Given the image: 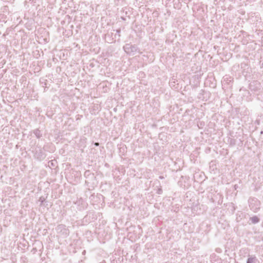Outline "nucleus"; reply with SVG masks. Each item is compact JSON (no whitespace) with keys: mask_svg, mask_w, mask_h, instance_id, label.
Listing matches in <instances>:
<instances>
[{"mask_svg":"<svg viewBox=\"0 0 263 263\" xmlns=\"http://www.w3.org/2000/svg\"><path fill=\"white\" fill-rule=\"evenodd\" d=\"M124 50L128 54H135L138 50V48L136 45H133L130 44H126L124 47Z\"/></svg>","mask_w":263,"mask_h":263,"instance_id":"1","label":"nucleus"},{"mask_svg":"<svg viewBox=\"0 0 263 263\" xmlns=\"http://www.w3.org/2000/svg\"><path fill=\"white\" fill-rule=\"evenodd\" d=\"M247 263H259V261L255 256H251L248 258Z\"/></svg>","mask_w":263,"mask_h":263,"instance_id":"2","label":"nucleus"},{"mask_svg":"<svg viewBox=\"0 0 263 263\" xmlns=\"http://www.w3.org/2000/svg\"><path fill=\"white\" fill-rule=\"evenodd\" d=\"M250 220L253 223H256L259 221V219L256 216L250 218Z\"/></svg>","mask_w":263,"mask_h":263,"instance_id":"3","label":"nucleus"},{"mask_svg":"<svg viewBox=\"0 0 263 263\" xmlns=\"http://www.w3.org/2000/svg\"><path fill=\"white\" fill-rule=\"evenodd\" d=\"M35 135H36V136H37V137H39V136H38V135H39V133H37V131H36V133H35Z\"/></svg>","mask_w":263,"mask_h":263,"instance_id":"4","label":"nucleus"},{"mask_svg":"<svg viewBox=\"0 0 263 263\" xmlns=\"http://www.w3.org/2000/svg\"><path fill=\"white\" fill-rule=\"evenodd\" d=\"M35 135H36V136H37V137H39V136H38V135H39V133H37V131H36V133H35Z\"/></svg>","mask_w":263,"mask_h":263,"instance_id":"5","label":"nucleus"},{"mask_svg":"<svg viewBox=\"0 0 263 263\" xmlns=\"http://www.w3.org/2000/svg\"><path fill=\"white\" fill-rule=\"evenodd\" d=\"M95 145H96V146H98L99 145V143H95Z\"/></svg>","mask_w":263,"mask_h":263,"instance_id":"6","label":"nucleus"},{"mask_svg":"<svg viewBox=\"0 0 263 263\" xmlns=\"http://www.w3.org/2000/svg\"><path fill=\"white\" fill-rule=\"evenodd\" d=\"M159 178L161 179H163V176H160Z\"/></svg>","mask_w":263,"mask_h":263,"instance_id":"7","label":"nucleus"}]
</instances>
